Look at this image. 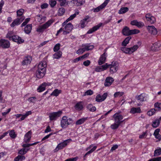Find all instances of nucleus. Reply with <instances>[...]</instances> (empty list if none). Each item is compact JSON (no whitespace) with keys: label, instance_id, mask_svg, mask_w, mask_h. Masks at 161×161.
<instances>
[{"label":"nucleus","instance_id":"f257e3e1","mask_svg":"<svg viewBox=\"0 0 161 161\" xmlns=\"http://www.w3.org/2000/svg\"><path fill=\"white\" fill-rule=\"evenodd\" d=\"M46 63L45 61L39 63L38 66V70L36 72V76L38 78H43L46 73Z\"/></svg>","mask_w":161,"mask_h":161},{"label":"nucleus","instance_id":"f03ea898","mask_svg":"<svg viewBox=\"0 0 161 161\" xmlns=\"http://www.w3.org/2000/svg\"><path fill=\"white\" fill-rule=\"evenodd\" d=\"M73 122V120L71 118L68 119L66 116L63 117L61 121V125L62 128H66L68 125L71 124Z\"/></svg>","mask_w":161,"mask_h":161},{"label":"nucleus","instance_id":"7ed1b4c3","mask_svg":"<svg viewBox=\"0 0 161 161\" xmlns=\"http://www.w3.org/2000/svg\"><path fill=\"white\" fill-rule=\"evenodd\" d=\"M71 141L72 140L71 139H69L64 140L62 142L59 143L56 148L53 150V152L56 153L59 150L63 149L64 147H66Z\"/></svg>","mask_w":161,"mask_h":161},{"label":"nucleus","instance_id":"20e7f679","mask_svg":"<svg viewBox=\"0 0 161 161\" xmlns=\"http://www.w3.org/2000/svg\"><path fill=\"white\" fill-rule=\"evenodd\" d=\"M138 48V46L137 45H136L133 47L130 48H127L125 47H122L121 48V50L125 53L130 54L136 51Z\"/></svg>","mask_w":161,"mask_h":161},{"label":"nucleus","instance_id":"39448f33","mask_svg":"<svg viewBox=\"0 0 161 161\" xmlns=\"http://www.w3.org/2000/svg\"><path fill=\"white\" fill-rule=\"evenodd\" d=\"M53 23V21L50 20L45 24L39 26L37 29L36 31L37 32H43L44 30L48 27Z\"/></svg>","mask_w":161,"mask_h":161},{"label":"nucleus","instance_id":"423d86ee","mask_svg":"<svg viewBox=\"0 0 161 161\" xmlns=\"http://www.w3.org/2000/svg\"><path fill=\"white\" fill-rule=\"evenodd\" d=\"M110 65V72L112 73L113 74L116 73V72L118 69L119 64L117 62H113L111 63Z\"/></svg>","mask_w":161,"mask_h":161},{"label":"nucleus","instance_id":"0eeeda50","mask_svg":"<svg viewBox=\"0 0 161 161\" xmlns=\"http://www.w3.org/2000/svg\"><path fill=\"white\" fill-rule=\"evenodd\" d=\"M113 118L114 119L115 122L120 125L125 120H122L123 119L122 115L117 113L113 115Z\"/></svg>","mask_w":161,"mask_h":161},{"label":"nucleus","instance_id":"6e6552de","mask_svg":"<svg viewBox=\"0 0 161 161\" xmlns=\"http://www.w3.org/2000/svg\"><path fill=\"white\" fill-rule=\"evenodd\" d=\"M25 18L24 16H22L20 17H18L14 20L13 22L10 25L12 27H14L15 25H18L20 24L25 19Z\"/></svg>","mask_w":161,"mask_h":161},{"label":"nucleus","instance_id":"1a4fd4ad","mask_svg":"<svg viewBox=\"0 0 161 161\" xmlns=\"http://www.w3.org/2000/svg\"><path fill=\"white\" fill-rule=\"evenodd\" d=\"M62 113L61 111L50 113L49 115L50 120L51 121L55 120L59 117Z\"/></svg>","mask_w":161,"mask_h":161},{"label":"nucleus","instance_id":"9d476101","mask_svg":"<svg viewBox=\"0 0 161 161\" xmlns=\"http://www.w3.org/2000/svg\"><path fill=\"white\" fill-rule=\"evenodd\" d=\"M9 42L7 40L1 39L0 40V46L3 48H8L10 46Z\"/></svg>","mask_w":161,"mask_h":161},{"label":"nucleus","instance_id":"9b49d317","mask_svg":"<svg viewBox=\"0 0 161 161\" xmlns=\"http://www.w3.org/2000/svg\"><path fill=\"white\" fill-rule=\"evenodd\" d=\"M108 94L107 93H104L103 95H97L96 97V100L97 102H100L104 101L106 98Z\"/></svg>","mask_w":161,"mask_h":161},{"label":"nucleus","instance_id":"f8f14e48","mask_svg":"<svg viewBox=\"0 0 161 161\" xmlns=\"http://www.w3.org/2000/svg\"><path fill=\"white\" fill-rule=\"evenodd\" d=\"M151 49L154 51L161 50V43L159 42H155L153 44L151 47Z\"/></svg>","mask_w":161,"mask_h":161},{"label":"nucleus","instance_id":"ddd939ff","mask_svg":"<svg viewBox=\"0 0 161 161\" xmlns=\"http://www.w3.org/2000/svg\"><path fill=\"white\" fill-rule=\"evenodd\" d=\"M147 95L144 93H142L139 96H136V98L140 102H143L147 100Z\"/></svg>","mask_w":161,"mask_h":161},{"label":"nucleus","instance_id":"4468645a","mask_svg":"<svg viewBox=\"0 0 161 161\" xmlns=\"http://www.w3.org/2000/svg\"><path fill=\"white\" fill-rule=\"evenodd\" d=\"M10 38H11V40L19 44L22 43L24 42L23 39H22L20 37L18 36H14L12 38L10 37Z\"/></svg>","mask_w":161,"mask_h":161},{"label":"nucleus","instance_id":"2eb2a0df","mask_svg":"<svg viewBox=\"0 0 161 161\" xmlns=\"http://www.w3.org/2000/svg\"><path fill=\"white\" fill-rule=\"evenodd\" d=\"M50 85V83H46V82H44L42 84L37 88V91L39 92H41L45 90V87L46 86H49Z\"/></svg>","mask_w":161,"mask_h":161},{"label":"nucleus","instance_id":"dca6fc26","mask_svg":"<svg viewBox=\"0 0 161 161\" xmlns=\"http://www.w3.org/2000/svg\"><path fill=\"white\" fill-rule=\"evenodd\" d=\"M81 46L83 47L85 52L91 50L94 48V46L93 45H90V44L88 43L83 44Z\"/></svg>","mask_w":161,"mask_h":161},{"label":"nucleus","instance_id":"f3484780","mask_svg":"<svg viewBox=\"0 0 161 161\" xmlns=\"http://www.w3.org/2000/svg\"><path fill=\"white\" fill-rule=\"evenodd\" d=\"M147 29L149 32L152 35H156L157 33V29L153 25L148 26Z\"/></svg>","mask_w":161,"mask_h":161},{"label":"nucleus","instance_id":"a211bd4d","mask_svg":"<svg viewBox=\"0 0 161 161\" xmlns=\"http://www.w3.org/2000/svg\"><path fill=\"white\" fill-rule=\"evenodd\" d=\"M79 12H75L74 14L71 15L68 18L66 21H65L64 23L62 24V26H64V25L67 24V23L70 20H72L73 19H74L76 16L78 14Z\"/></svg>","mask_w":161,"mask_h":161},{"label":"nucleus","instance_id":"6ab92c4d","mask_svg":"<svg viewBox=\"0 0 161 161\" xmlns=\"http://www.w3.org/2000/svg\"><path fill=\"white\" fill-rule=\"evenodd\" d=\"M32 132L31 130L29 131L25 135L24 141L25 143L29 142L31 140Z\"/></svg>","mask_w":161,"mask_h":161},{"label":"nucleus","instance_id":"aec40b11","mask_svg":"<svg viewBox=\"0 0 161 161\" xmlns=\"http://www.w3.org/2000/svg\"><path fill=\"white\" fill-rule=\"evenodd\" d=\"M102 23H100L98 25H95L92 28L90 29L87 32V34H90L96 31L98 29H99V28L102 25Z\"/></svg>","mask_w":161,"mask_h":161},{"label":"nucleus","instance_id":"412c9836","mask_svg":"<svg viewBox=\"0 0 161 161\" xmlns=\"http://www.w3.org/2000/svg\"><path fill=\"white\" fill-rule=\"evenodd\" d=\"M114 81V79L112 77H107L105 80L104 83L105 86H110L111 85Z\"/></svg>","mask_w":161,"mask_h":161},{"label":"nucleus","instance_id":"4be33fe9","mask_svg":"<svg viewBox=\"0 0 161 161\" xmlns=\"http://www.w3.org/2000/svg\"><path fill=\"white\" fill-rule=\"evenodd\" d=\"M32 60V57L30 56L26 57L22 62L23 65H27L30 64Z\"/></svg>","mask_w":161,"mask_h":161},{"label":"nucleus","instance_id":"5701e85b","mask_svg":"<svg viewBox=\"0 0 161 161\" xmlns=\"http://www.w3.org/2000/svg\"><path fill=\"white\" fill-rule=\"evenodd\" d=\"M74 6H79L82 5L85 3L84 0H73L72 1Z\"/></svg>","mask_w":161,"mask_h":161},{"label":"nucleus","instance_id":"b1692460","mask_svg":"<svg viewBox=\"0 0 161 161\" xmlns=\"http://www.w3.org/2000/svg\"><path fill=\"white\" fill-rule=\"evenodd\" d=\"M89 18V17L88 16H86L83 20H82L80 21V26L81 28H84L85 26L86 25L88 22L87 20Z\"/></svg>","mask_w":161,"mask_h":161},{"label":"nucleus","instance_id":"393cba45","mask_svg":"<svg viewBox=\"0 0 161 161\" xmlns=\"http://www.w3.org/2000/svg\"><path fill=\"white\" fill-rule=\"evenodd\" d=\"M130 24L136 26L138 27L143 26L144 25L143 23L141 22H138L136 20L131 21Z\"/></svg>","mask_w":161,"mask_h":161},{"label":"nucleus","instance_id":"a878e982","mask_svg":"<svg viewBox=\"0 0 161 161\" xmlns=\"http://www.w3.org/2000/svg\"><path fill=\"white\" fill-rule=\"evenodd\" d=\"M105 56V53H104L101 56L98 60V64L99 65H101L105 62L106 59Z\"/></svg>","mask_w":161,"mask_h":161},{"label":"nucleus","instance_id":"bb28decb","mask_svg":"<svg viewBox=\"0 0 161 161\" xmlns=\"http://www.w3.org/2000/svg\"><path fill=\"white\" fill-rule=\"evenodd\" d=\"M130 31L129 28L128 27L125 26L122 29V33L124 35L129 36H130Z\"/></svg>","mask_w":161,"mask_h":161},{"label":"nucleus","instance_id":"cd10ccee","mask_svg":"<svg viewBox=\"0 0 161 161\" xmlns=\"http://www.w3.org/2000/svg\"><path fill=\"white\" fill-rule=\"evenodd\" d=\"M32 28V25L31 24H29L27 25L25 28L24 31L25 33L29 34L31 31Z\"/></svg>","mask_w":161,"mask_h":161},{"label":"nucleus","instance_id":"c85d7f7f","mask_svg":"<svg viewBox=\"0 0 161 161\" xmlns=\"http://www.w3.org/2000/svg\"><path fill=\"white\" fill-rule=\"evenodd\" d=\"M64 25V28L66 31H67L70 32L73 29V25L70 23H69L67 24H66Z\"/></svg>","mask_w":161,"mask_h":161},{"label":"nucleus","instance_id":"c756f323","mask_svg":"<svg viewBox=\"0 0 161 161\" xmlns=\"http://www.w3.org/2000/svg\"><path fill=\"white\" fill-rule=\"evenodd\" d=\"M75 109L79 111L81 110L83 108V105L82 104V102H80L77 103L75 106Z\"/></svg>","mask_w":161,"mask_h":161},{"label":"nucleus","instance_id":"7c9ffc66","mask_svg":"<svg viewBox=\"0 0 161 161\" xmlns=\"http://www.w3.org/2000/svg\"><path fill=\"white\" fill-rule=\"evenodd\" d=\"M141 112V110L140 108H132L130 111V113L134 114L136 113H140Z\"/></svg>","mask_w":161,"mask_h":161},{"label":"nucleus","instance_id":"2f4dec72","mask_svg":"<svg viewBox=\"0 0 161 161\" xmlns=\"http://www.w3.org/2000/svg\"><path fill=\"white\" fill-rule=\"evenodd\" d=\"M87 119V117L83 118L77 120L75 123L76 125H80L84 123Z\"/></svg>","mask_w":161,"mask_h":161},{"label":"nucleus","instance_id":"473e14b6","mask_svg":"<svg viewBox=\"0 0 161 161\" xmlns=\"http://www.w3.org/2000/svg\"><path fill=\"white\" fill-rule=\"evenodd\" d=\"M61 92V90H58V89H55L51 94V96H53L55 97L58 96Z\"/></svg>","mask_w":161,"mask_h":161},{"label":"nucleus","instance_id":"72a5a7b5","mask_svg":"<svg viewBox=\"0 0 161 161\" xmlns=\"http://www.w3.org/2000/svg\"><path fill=\"white\" fill-rule=\"evenodd\" d=\"M129 10V8L127 7H124L121 8L119 11L118 13L119 14H124Z\"/></svg>","mask_w":161,"mask_h":161},{"label":"nucleus","instance_id":"f704fd0d","mask_svg":"<svg viewBox=\"0 0 161 161\" xmlns=\"http://www.w3.org/2000/svg\"><path fill=\"white\" fill-rule=\"evenodd\" d=\"M131 38V37L129 36L126 38L124 41L122 42V45L123 46H125L129 43V41Z\"/></svg>","mask_w":161,"mask_h":161},{"label":"nucleus","instance_id":"c9c22d12","mask_svg":"<svg viewBox=\"0 0 161 161\" xmlns=\"http://www.w3.org/2000/svg\"><path fill=\"white\" fill-rule=\"evenodd\" d=\"M9 136L12 138H15L16 137L17 135L15 134L14 130H12L9 131Z\"/></svg>","mask_w":161,"mask_h":161},{"label":"nucleus","instance_id":"e433bc0d","mask_svg":"<svg viewBox=\"0 0 161 161\" xmlns=\"http://www.w3.org/2000/svg\"><path fill=\"white\" fill-rule=\"evenodd\" d=\"M62 55V52L61 51H58L57 53L54 54L53 55V58L56 59H58L60 58Z\"/></svg>","mask_w":161,"mask_h":161},{"label":"nucleus","instance_id":"4c0bfd02","mask_svg":"<svg viewBox=\"0 0 161 161\" xmlns=\"http://www.w3.org/2000/svg\"><path fill=\"white\" fill-rule=\"evenodd\" d=\"M87 109L90 111L94 112L96 110V108L95 106H93L91 104H88L87 107Z\"/></svg>","mask_w":161,"mask_h":161},{"label":"nucleus","instance_id":"58836bf2","mask_svg":"<svg viewBox=\"0 0 161 161\" xmlns=\"http://www.w3.org/2000/svg\"><path fill=\"white\" fill-rule=\"evenodd\" d=\"M25 158V156L22 155H18L15 158L14 160L15 161H21L24 160Z\"/></svg>","mask_w":161,"mask_h":161},{"label":"nucleus","instance_id":"ea45409f","mask_svg":"<svg viewBox=\"0 0 161 161\" xmlns=\"http://www.w3.org/2000/svg\"><path fill=\"white\" fill-rule=\"evenodd\" d=\"M160 120L158 119H156L155 121L153 122L152 126L154 128L157 127L159 125Z\"/></svg>","mask_w":161,"mask_h":161},{"label":"nucleus","instance_id":"a19ab883","mask_svg":"<svg viewBox=\"0 0 161 161\" xmlns=\"http://www.w3.org/2000/svg\"><path fill=\"white\" fill-rule=\"evenodd\" d=\"M120 125L115 122L111 125L110 128L113 130H115L117 129Z\"/></svg>","mask_w":161,"mask_h":161},{"label":"nucleus","instance_id":"79ce46f5","mask_svg":"<svg viewBox=\"0 0 161 161\" xmlns=\"http://www.w3.org/2000/svg\"><path fill=\"white\" fill-rule=\"evenodd\" d=\"M24 12V9H20L18 10L17 11V16L19 17H20L22 16Z\"/></svg>","mask_w":161,"mask_h":161},{"label":"nucleus","instance_id":"37998d69","mask_svg":"<svg viewBox=\"0 0 161 161\" xmlns=\"http://www.w3.org/2000/svg\"><path fill=\"white\" fill-rule=\"evenodd\" d=\"M161 154V148L156 149L155 150L154 154V156H157Z\"/></svg>","mask_w":161,"mask_h":161},{"label":"nucleus","instance_id":"c03bdc74","mask_svg":"<svg viewBox=\"0 0 161 161\" xmlns=\"http://www.w3.org/2000/svg\"><path fill=\"white\" fill-rule=\"evenodd\" d=\"M29 150V149H25V148H22L21 150H20L19 152V154L21 155H24L27 152V151Z\"/></svg>","mask_w":161,"mask_h":161},{"label":"nucleus","instance_id":"a18cd8bd","mask_svg":"<svg viewBox=\"0 0 161 161\" xmlns=\"http://www.w3.org/2000/svg\"><path fill=\"white\" fill-rule=\"evenodd\" d=\"M154 107L157 110L161 109V103H156L154 104Z\"/></svg>","mask_w":161,"mask_h":161},{"label":"nucleus","instance_id":"49530a36","mask_svg":"<svg viewBox=\"0 0 161 161\" xmlns=\"http://www.w3.org/2000/svg\"><path fill=\"white\" fill-rule=\"evenodd\" d=\"M140 32V31L137 29H135L130 30V35L138 34Z\"/></svg>","mask_w":161,"mask_h":161},{"label":"nucleus","instance_id":"de8ad7c7","mask_svg":"<svg viewBox=\"0 0 161 161\" xmlns=\"http://www.w3.org/2000/svg\"><path fill=\"white\" fill-rule=\"evenodd\" d=\"M65 9L63 8H60L58 10V13L59 15H62L65 13Z\"/></svg>","mask_w":161,"mask_h":161},{"label":"nucleus","instance_id":"09e8293b","mask_svg":"<svg viewBox=\"0 0 161 161\" xmlns=\"http://www.w3.org/2000/svg\"><path fill=\"white\" fill-rule=\"evenodd\" d=\"M49 4L51 7H53L56 4V0H49Z\"/></svg>","mask_w":161,"mask_h":161},{"label":"nucleus","instance_id":"8fccbe9b","mask_svg":"<svg viewBox=\"0 0 161 161\" xmlns=\"http://www.w3.org/2000/svg\"><path fill=\"white\" fill-rule=\"evenodd\" d=\"M14 36L13 32L12 31H9L7 34L6 37L8 38L9 40H11V38H10V37L12 38Z\"/></svg>","mask_w":161,"mask_h":161},{"label":"nucleus","instance_id":"3c124183","mask_svg":"<svg viewBox=\"0 0 161 161\" xmlns=\"http://www.w3.org/2000/svg\"><path fill=\"white\" fill-rule=\"evenodd\" d=\"M60 43H57V44L54 47H53V50L55 52H57L58 51V50L60 49Z\"/></svg>","mask_w":161,"mask_h":161},{"label":"nucleus","instance_id":"603ef678","mask_svg":"<svg viewBox=\"0 0 161 161\" xmlns=\"http://www.w3.org/2000/svg\"><path fill=\"white\" fill-rule=\"evenodd\" d=\"M156 110L157 109H152L147 112V114L149 116H152L155 113Z\"/></svg>","mask_w":161,"mask_h":161},{"label":"nucleus","instance_id":"864d4df0","mask_svg":"<svg viewBox=\"0 0 161 161\" xmlns=\"http://www.w3.org/2000/svg\"><path fill=\"white\" fill-rule=\"evenodd\" d=\"M124 94V93L122 92H115L114 94V96L115 97L122 96Z\"/></svg>","mask_w":161,"mask_h":161},{"label":"nucleus","instance_id":"5fc2aeb1","mask_svg":"<svg viewBox=\"0 0 161 161\" xmlns=\"http://www.w3.org/2000/svg\"><path fill=\"white\" fill-rule=\"evenodd\" d=\"M109 66L110 65L108 64L107 63H106L105 64L101 66L103 71L106 70L108 68H109Z\"/></svg>","mask_w":161,"mask_h":161},{"label":"nucleus","instance_id":"6e6d98bb","mask_svg":"<svg viewBox=\"0 0 161 161\" xmlns=\"http://www.w3.org/2000/svg\"><path fill=\"white\" fill-rule=\"evenodd\" d=\"M36 98L35 97H30L28 99V101L31 103H35L36 101Z\"/></svg>","mask_w":161,"mask_h":161},{"label":"nucleus","instance_id":"4d7b16f0","mask_svg":"<svg viewBox=\"0 0 161 161\" xmlns=\"http://www.w3.org/2000/svg\"><path fill=\"white\" fill-rule=\"evenodd\" d=\"M30 20V18H27L25 19V21L22 24L21 26L23 27L25 26Z\"/></svg>","mask_w":161,"mask_h":161},{"label":"nucleus","instance_id":"13d9d810","mask_svg":"<svg viewBox=\"0 0 161 161\" xmlns=\"http://www.w3.org/2000/svg\"><path fill=\"white\" fill-rule=\"evenodd\" d=\"M85 52L84 49L83 48L79 49L76 51V53L77 54L80 55L82 54L84 52Z\"/></svg>","mask_w":161,"mask_h":161},{"label":"nucleus","instance_id":"bf43d9fd","mask_svg":"<svg viewBox=\"0 0 161 161\" xmlns=\"http://www.w3.org/2000/svg\"><path fill=\"white\" fill-rule=\"evenodd\" d=\"M104 8L102 5V4L100 6L98 7L97 8L94 9V12H98L100 11L101 9L103 8Z\"/></svg>","mask_w":161,"mask_h":161},{"label":"nucleus","instance_id":"052dcab7","mask_svg":"<svg viewBox=\"0 0 161 161\" xmlns=\"http://www.w3.org/2000/svg\"><path fill=\"white\" fill-rule=\"evenodd\" d=\"M147 20L149 21L150 23L153 24L155 22L156 19L153 16L149 19H147Z\"/></svg>","mask_w":161,"mask_h":161},{"label":"nucleus","instance_id":"680f3d73","mask_svg":"<svg viewBox=\"0 0 161 161\" xmlns=\"http://www.w3.org/2000/svg\"><path fill=\"white\" fill-rule=\"evenodd\" d=\"M93 92L91 90H89L87 91L84 94L83 96L86 95H91L92 94Z\"/></svg>","mask_w":161,"mask_h":161},{"label":"nucleus","instance_id":"e2e57ef3","mask_svg":"<svg viewBox=\"0 0 161 161\" xmlns=\"http://www.w3.org/2000/svg\"><path fill=\"white\" fill-rule=\"evenodd\" d=\"M91 63L90 61L89 60H87L83 63V64L86 66H87L89 65Z\"/></svg>","mask_w":161,"mask_h":161},{"label":"nucleus","instance_id":"0e129e2a","mask_svg":"<svg viewBox=\"0 0 161 161\" xmlns=\"http://www.w3.org/2000/svg\"><path fill=\"white\" fill-rule=\"evenodd\" d=\"M78 159V157L67 159V161H76Z\"/></svg>","mask_w":161,"mask_h":161},{"label":"nucleus","instance_id":"69168bd1","mask_svg":"<svg viewBox=\"0 0 161 161\" xmlns=\"http://www.w3.org/2000/svg\"><path fill=\"white\" fill-rule=\"evenodd\" d=\"M95 71L97 72H99L103 71L101 67V66H99L97 67L95 69Z\"/></svg>","mask_w":161,"mask_h":161},{"label":"nucleus","instance_id":"338daca9","mask_svg":"<svg viewBox=\"0 0 161 161\" xmlns=\"http://www.w3.org/2000/svg\"><path fill=\"white\" fill-rule=\"evenodd\" d=\"M48 6V4L47 3H44L42 4L41 6V8L42 9H43L47 8Z\"/></svg>","mask_w":161,"mask_h":161},{"label":"nucleus","instance_id":"774afa93","mask_svg":"<svg viewBox=\"0 0 161 161\" xmlns=\"http://www.w3.org/2000/svg\"><path fill=\"white\" fill-rule=\"evenodd\" d=\"M10 110L11 108H8V111L7 112H4L2 113V115L5 117L6 115L10 112Z\"/></svg>","mask_w":161,"mask_h":161}]
</instances>
